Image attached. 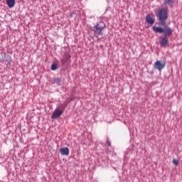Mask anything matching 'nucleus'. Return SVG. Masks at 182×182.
<instances>
[{
  "label": "nucleus",
  "instance_id": "nucleus-15",
  "mask_svg": "<svg viewBox=\"0 0 182 182\" xmlns=\"http://www.w3.org/2000/svg\"><path fill=\"white\" fill-rule=\"evenodd\" d=\"M153 31L157 33H160V27L154 26Z\"/></svg>",
  "mask_w": 182,
  "mask_h": 182
},
{
  "label": "nucleus",
  "instance_id": "nucleus-5",
  "mask_svg": "<svg viewBox=\"0 0 182 182\" xmlns=\"http://www.w3.org/2000/svg\"><path fill=\"white\" fill-rule=\"evenodd\" d=\"M62 113H63V110L56 109L51 115V119H58V117H60L62 115Z\"/></svg>",
  "mask_w": 182,
  "mask_h": 182
},
{
  "label": "nucleus",
  "instance_id": "nucleus-6",
  "mask_svg": "<svg viewBox=\"0 0 182 182\" xmlns=\"http://www.w3.org/2000/svg\"><path fill=\"white\" fill-rule=\"evenodd\" d=\"M161 48H166L168 45V37L164 36L161 38Z\"/></svg>",
  "mask_w": 182,
  "mask_h": 182
},
{
  "label": "nucleus",
  "instance_id": "nucleus-2",
  "mask_svg": "<svg viewBox=\"0 0 182 182\" xmlns=\"http://www.w3.org/2000/svg\"><path fill=\"white\" fill-rule=\"evenodd\" d=\"M167 18H168V7H162L160 9V25H166Z\"/></svg>",
  "mask_w": 182,
  "mask_h": 182
},
{
  "label": "nucleus",
  "instance_id": "nucleus-19",
  "mask_svg": "<svg viewBox=\"0 0 182 182\" xmlns=\"http://www.w3.org/2000/svg\"><path fill=\"white\" fill-rule=\"evenodd\" d=\"M107 144L108 145L109 147L112 146V144L110 143V141L109 140L107 141Z\"/></svg>",
  "mask_w": 182,
  "mask_h": 182
},
{
  "label": "nucleus",
  "instance_id": "nucleus-17",
  "mask_svg": "<svg viewBox=\"0 0 182 182\" xmlns=\"http://www.w3.org/2000/svg\"><path fill=\"white\" fill-rule=\"evenodd\" d=\"M11 60H12V59L11 58V57H7L6 62H7L8 65H11Z\"/></svg>",
  "mask_w": 182,
  "mask_h": 182
},
{
  "label": "nucleus",
  "instance_id": "nucleus-4",
  "mask_svg": "<svg viewBox=\"0 0 182 182\" xmlns=\"http://www.w3.org/2000/svg\"><path fill=\"white\" fill-rule=\"evenodd\" d=\"M145 21L146 23H149V25H153L156 21V18H154V15L153 14H151L146 15Z\"/></svg>",
  "mask_w": 182,
  "mask_h": 182
},
{
  "label": "nucleus",
  "instance_id": "nucleus-13",
  "mask_svg": "<svg viewBox=\"0 0 182 182\" xmlns=\"http://www.w3.org/2000/svg\"><path fill=\"white\" fill-rule=\"evenodd\" d=\"M56 69H58V65L55 63H53L51 65V70H56Z\"/></svg>",
  "mask_w": 182,
  "mask_h": 182
},
{
  "label": "nucleus",
  "instance_id": "nucleus-8",
  "mask_svg": "<svg viewBox=\"0 0 182 182\" xmlns=\"http://www.w3.org/2000/svg\"><path fill=\"white\" fill-rule=\"evenodd\" d=\"M70 59V55L69 54H65L63 58H61L60 62L62 65H65L68 60Z\"/></svg>",
  "mask_w": 182,
  "mask_h": 182
},
{
  "label": "nucleus",
  "instance_id": "nucleus-3",
  "mask_svg": "<svg viewBox=\"0 0 182 182\" xmlns=\"http://www.w3.org/2000/svg\"><path fill=\"white\" fill-rule=\"evenodd\" d=\"M160 33H163L165 37H170L173 34V30L170 27H160Z\"/></svg>",
  "mask_w": 182,
  "mask_h": 182
},
{
  "label": "nucleus",
  "instance_id": "nucleus-7",
  "mask_svg": "<svg viewBox=\"0 0 182 182\" xmlns=\"http://www.w3.org/2000/svg\"><path fill=\"white\" fill-rule=\"evenodd\" d=\"M60 153L62 156H69V148L63 147L60 149Z\"/></svg>",
  "mask_w": 182,
  "mask_h": 182
},
{
  "label": "nucleus",
  "instance_id": "nucleus-20",
  "mask_svg": "<svg viewBox=\"0 0 182 182\" xmlns=\"http://www.w3.org/2000/svg\"><path fill=\"white\" fill-rule=\"evenodd\" d=\"M66 108V105H63L62 106H61V109H65Z\"/></svg>",
  "mask_w": 182,
  "mask_h": 182
},
{
  "label": "nucleus",
  "instance_id": "nucleus-1",
  "mask_svg": "<svg viewBox=\"0 0 182 182\" xmlns=\"http://www.w3.org/2000/svg\"><path fill=\"white\" fill-rule=\"evenodd\" d=\"M105 28H106V24L103 21H100L93 27L92 31L95 33V36H97L98 41L102 39L100 36H102V35H103L102 31L105 29Z\"/></svg>",
  "mask_w": 182,
  "mask_h": 182
},
{
  "label": "nucleus",
  "instance_id": "nucleus-16",
  "mask_svg": "<svg viewBox=\"0 0 182 182\" xmlns=\"http://www.w3.org/2000/svg\"><path fill=\"white\" fill-rule=\"evenodd\" d=\"M166 67V61H162L160 63V70Z\"/></svg>",
  "mask_w": 182,
  "mask_h": 182
},
{
  "label": "nucleus",
  "instance_id": "nucleus-9",
  "mask_svg": "<svg viewBox=\"0 0 182 182\" xmlns=\"http://www.w3.org/2000/svg\"><path fill=\"white\" fill-rule=\"evenodd\" d=\"M173 4L174 0H164V5L165 6V7H167V6L173 7Z\"/></svg>",
  "mask_w": 182,
  "mask_h": 182
},
{
  "label": "nucleus",
  "instance_id": "nucleus-18",
  "mask_svg": "<svg viewBox=\"0 0 182 182\" xmlns=\"http://www.w3.org/2000/svg\"><path fill=\"white\" fill-rule=\"evenodd\" d=\"M173 164H175L176 166H178V160L173 159Z\"/></svg>",
  "mask_w": 182,
  "mask_h": 182
},
{
  "label": "nucleus",
  "instance_id": "nucleus-12",
  "mask_svg": "<svg viewBox=\"0 0 182 182\" xmlns=\"http://www.w3.org/2000/svg\"><path fill=\"white\" fill-rule=\"evenodd\" d=\"M54 82H55V83H56V85H58V86H59V85H60V83L62 82V78H59V77L55 78V79H54Z\"/></svg>",
  "mask_w": 182,
  "mask_h": 182
},
{
  "label": "nucleus",
  "instance_id": "nucleus-14",
  "mask_svg": "<svg viewBox=\"0 0 182 182\" xmlns=\"http://www.w3.org/2000/svg\"><path fill=\"white\" fill-rule=\"evenodd\" d=\"M155 14L158 19H160V9H157L156 10H155Z\"/></svg>",
  "mask_w": 182,
  "mask_h": 182
},
{
  "label": "nucleus",
  "instance_id": "nucleus-11",
  "mask_svg": "<svg viewBox=\"0 0 182 182\" xmlns=\"http://www.w3.org/2000/svg\"><path fill=\"white\" fill-rule=\"evenodd\" d=\"M154 68L157 69L158 70H160V61L157 60L155 63H154Z\"/></svg>",
  "mask_w": 182,
  "mask_h": 182
},
{
  "label": "nucleus",
  "instance_id": "nucleus-10",
  "mask_svg": "<svg viewBox=\"0 0 182 182\" xmlns=\"http://www.w3.org/2000/svg\"><path fill=\"white\" fill-rule=\"evenodd\" d=\"M6 2L9 8H14L15 6V0H6Z\"/></svg>",
  "mask_w": 182,
  "mask_h": 182
}]
</instances>
